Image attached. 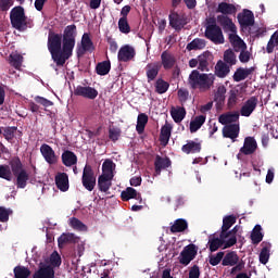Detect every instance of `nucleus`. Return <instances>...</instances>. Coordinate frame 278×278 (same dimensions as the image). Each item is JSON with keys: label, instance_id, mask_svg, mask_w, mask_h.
I'll list each match as a JSON object with an SVG mask.
<instances>
[{"label": "nucleus", "instance_id": "ea45409f", "mask_svg": "<svg viewBox=\"0 0 278 278\" xmlns=\"http://www.w3.org/2000/svg\"><path fill=\"white\" fill-rule=\"evenodd\" d=\"M116 173V163L111 159H105L102 163V175H114Z\"/></svg>", "mask_w": 278, "mask_h": 278}, {"label": "nucleus", "instance_id": "680f3d73", "mask_svg": "<svg viewBox=\"0 0 278 278\" xmlns=\"http://www.w3.org/2000/svg\"><path fill=\"white\" fill-rule=\"evenodd\" d=\"M35 101L36 103H39V105H42L43 108H51V105H53V102L51 100H48L40 96L35 97Z\"/></svg>", "mask_w": 278, "mask_h": 278}, {"label": "nucleus", "instance_id": "338daca9", "mask_svg": "<svg viewBox=\"0 0 278 278\" xmlns=\"http://www.w3.org/2000/svg\"><path fill=\"white\" fill-rule=\"evenodd\" d=\"M10 220V213L5 207L0 206V223H8Z\"/></svg>", "mask_w": 278, "mask_h": 278}, {"label": "nucleus", "instance_id": "052dcab7", "mask_svg": "<svg viewBox=\"0 0 278 278\" xmlns=\"http://www.w3.org/2000/svg\"><path fill=\"white\" fill-rule=\"evenodd\" d=\"M251 60V52H249L247 49L241 50L239 54V61L242 64H247Z\"/></svg>", "mask_w": 278, "mask_h": 278}, {"label": "nucleus", "instance_id": "c756f323", "mask_svg": "<svg viewBox=\"0 0 278 278\" xmlns=\"http://www.w3.org/2000/svg\"><path fill=\"white\" fill-rule=\"evenodd\" d=\"M233 225H236V216L228 215L224 217L220 231L222 238H227V231H229Z\"/></svg>", "mask_w": 278, "mask_h": 278}, {"label": "nucleus", "instance_id": "37998d69", "mask_svg": "<svg viewBox=\"0 0 278 278\" xmlns=\"http://www.w3.org/2000/svg\"><path fill=\"white\" fill-rule=\"evenodd\" d=\"M252 244H260L264 240V233H262V226L256 225L251 233Z\"/></svg>", "mask_w": 278, "mask_h": 278}, {"label": "nucleus", "instance_id": "b1692460", "mask_svg": "<svg viewBox=\"0 0 278 278\" xmlns=\"http://www.w3.org/2000/svg\"><path fill=\"white\" fill-rule=\"evenodd\" d=\"M238 121H240V113L238 112L225 113L218 117V122L222 125H231V123H238Z\"/></svg>", "mask_w": 278, "mask_h": 278}, {"label": "nucleus", "instance_id": "de8ad7c7", "mask_svg": "<svg viewBox=\"0 0 278 278\" xmlns=\"http://www.w3.org/2000/svg\"><path fill=\"white\" fill-rule=\"evenodd\" d=\"M225 94H227V88L219 86L214 94V101H216L218 105H223V103H225Z\"/></svg>", "mask_w": 278, "mask_h": 278}, {"label": "nucleus", "instance_id": "5fc2aeb1", "mask_svg": "<svg viewBox=\"0 0 278 278\" xmlns=\"http://www.w3.org/2000/svg\"><path fill=\"white\" fill-rule=\"evenodd\" d=\"M50 264L53 266V268H59V266H62V256H60L58 251L52 252L50 255Z\"/></svg>", "mask_w": 278, "mask_h": 278}, {"label": "nucleus", "instance_id": "6e6d98bb", "mask_svg": "<svg viewBox=\"0 0 278 278\" xmlns=\"http://www.w3.org/2000/svg\"><path fill=\"white\" fill-rule=\"evenodd\" d=\"M121 128L118 127H110L109 128V138L112 142H117L118 138H121Z\"/></svg>", "mask_w": 278, "mask_h": 278}, {"label": "nucleus", "instance_id": "bf43d9fd", "mask_svg": "<svg viewBox=\"0 0 278 278\" xmlns=\"http://www.w3.org/2000/svg\"><path fill=\"white\" fill-rule=\"evenodd\" d=\"M16 129L17 128L14 126L4 128L3 136L8 142H12V140H14V134H16Z\"/></svg>", "mask_w": 278, "mask_h": 278}, {"label": "nucleus", "instance_id": "dca6fc26", "mask_svg": "<svg viewBox=\"0 0 278 278\" xmlns=\"http://www.w3.org/2000/svg\"><path fill=\"white\" fill-rule=\"evenodd\" d=\"M224 138H229L232 142H236V138L240 136V125L239 124H228L223 128Z\"/></svg>", "mask_w": 278, "mask_h": 278}, {"label": "nucleus", "instance_id": "8fccbe9b", "mask_svg": "<svg viewBox=\"0 0 278 278\" xmlns=\"http://www.w3.org/2000/svg\"><path fill=\"white\" fill-rule=\"evenodd\" d=\"M31 275V270L25 266H16L14 268V276L15 278H29Z\"/></svg>", "mask_w": 278, "mask_h": 278}, {"label": "nucleus", "instance_id": "4d7b16f0", "mask_svg": "<svg viewBox=\"0 0 278 278\" xmlns=\"http://www.w3.org/2000/svg\"><path fill=\"white\" fill-rule=\"evenodd\" d=\"M268 260H270V249L268 247H263L260 253V262L261 264H268Z\"/></svg>", "mask_w": 278, "mask_h": 278}, {"label": "nucleus", "instance_id": "aec40b11", "mask_svg": "<svg viewBox=\"0 0 278 278\" xmlns=\"http://www.w3.org/2000/svg\"><path fill=\"white\" fill-rule=\"evenodd\" d=\"M170 164H172L170 159L156 155L154 161L155 173L160 175L162 170H166V168H170Z\"/></svg>", "mask_w": 278, "mask_h": 278}, {"label": "nucleus", "instance_id": "a878e982", "mask_svg": "<svg viewBox=\"0 0 278 278\" xmlns=\"http://www.w3.org/2000/svg\"><path fill=\"white\" fill-rule=\"evenodd\" d=\"M121 199L122 201L137 199V201H140V203H142V195H140V193H138V191L131 187H128L125 191H122Z\"/></svg>", "mask_w": 278, "mask_h": 278}, {"label": "nucleus", "instance_id": "7c9ffc66", "mask_svg": "<svg viewBox=\"0 0 278 278\" xmlns=\"http://www.w3.org/2000/svg\"><path fill=\"white\" fill-rule=\"evenodd\" d=\"M182 153L190 155V153H201V142L188 141L181 147Z\"/></svg>", "mask_w": 278, "mask_h": 278}, {"label": "nucleus", "instance_id": "f257e3e1", "mask_svg": "<svg viewBox=\"0 0 278 278\" xmlns=\"http://www.w3.org/2000/svg\"><path fill=\"white\" fill-rule=\"evenodd\" d=\"M77 42V25H67L63 35L50 31L48 35V51L56 66H64L66 60L73 58Z\"/></svg>", "mask_w": 278, "mask_h": 278}, {"label": "nucleus", "instance_id": "0eeeda50", "mask_svg": "<svg viewBox=\"0 0 278 278\" xmlns=\"http://www.w3.org/2000/svg\"><path fill=\"white\" fill-rule=\"evenodd\" d=\"M74 96L83 97V99H89V101H94L99 97V91L90 86L78 85L74 87Z\"/></svg>", "mask_w": 278, "mask_h": 278}, {"label": "nucleus", "instance_id": "a19ab883", "mask_svg": "<svg viewBox=\"0 0 278 278\" xmlns=\"http://www.w3.org/2000/svg\"><path fill=\"white\" fill-rule=\"evenodd\" d=\"M81 48L83 52L81 55H84V52L86 51H94V43H92V39H90V35L84 34L81 38Z\"/></svg>", "mask_w": 278, "mask_h": 278}, {"label": "nucleus", "instance_id": "f704fd0d", "mask_svg": "<svg viewBox=\"0 0 278 278\" xmlns=\"http://www.w3.org/2000/svg\"><path fill=\"white\" fill-rule=\"evenodd\" d=\"M147 123H149V115L146 113H140L137 117L136 131L139 135L144 134V127H147Z\"/></svg>", "mask_w": 278, "mask_h": 278}, {"label": "nucleus", "instance_id": "58836bf2", "mask_svg": "<svg viewBox=\"0 0 278 278\" xmlns=\"http://www.w3.org/2000/svg\"><path fill=\"white\" fill-rule=\"evenodd\" d=\"M59 242V248L62 249L64 244H75L77 242V237H75L74 233H63L62 236L59 237L58 239Z\"/></svg>", "mask_w": 278, "mask_h": 278}, {"label": "nucleus", "instance_id": "20e7f679", "mask_svg": "<svg viewBox=\"0 0 278 278\" xmlns=\"http://www.w3.org/2000/svg\"><path fill=\"white\" fill-rule=\"evenodd\" d=\"M238 238L232 237L227 239V237H223V232L219 233V237H216V235H210L208 237V251L211 253H215V251H218L219 249H231L235 244H237Z\"/></svg>", "mask_w": 278, "mask_h": 278}, {"label": "nucleus", "instance_id": "72a5a7b5", "mask_svg": "<svg viewBox=\"0 0 278 278\" xmlns=\"http://www.w3.org/2000/svg\"><path fill=\"white\" fill-rule=\"evenodd\" d=\"M188 229V222L184 218H178L174 222V225L170 226L172 233H181Z\"/></svg>", "mask_w": 278, "mask_h": 278}, {"label": "nucleus", "instance_id": "7ed1b4c3", "mask_svg": "<svg viewBox=\"0 0 278 278\" xmlns=\"http://www.w3.org/2000/svg\"><path fill=\"white\" fill-rule=\"evenodd\" d=\"M11 25L17 31H26L34 27V22L25 16V9L21 5L14 7L10 12Z\"/></svg>", "mask_w": 278, "mask_h": 278}, {"label": "nucleus", "instance_id": "393cba45", "mask_svg": "<svg viewBox=\"0 0 278 278\" xmlns=\"http://www.w3.org/2000/svg\"><path fill=\"white\" fill-rule=\"evenodd\" d=\"M231 73L229 65L223 61H218L215 65V75L220 79H225Z\"/></svg>", "mask_w": 278, "mask_h": 278}, {"label": "nucleus", "instance_id": "423d86ee", "mask_svg": "<svg viewBox=\"0 0 278 278\" xmlns=\"http://www.w3.org/2000/svg\"><path fill=\"white\" fill-rule=\"evenodd\" d=\"M204 36L214 45H225V36L223 35V28H220V26L206 27Z\"/></svg>", "mask_w": 278, "mask_h": 278}, {"label": "nucleus", "instance_id": "f03ea898", "mask_svg": "<svg viewBox=\"0 0 278 278\" xmlns=\"http://www.w3.org/2000/svg\"><path fill=\"white\" fill-rule=\"evenodd\" d=\"M216 76L214 74H205L193 70L188 77V86L191 90H199L200 92H208L214 87Z\"/></svg>", "mask_w": 278, "mask_h": 278}, {"label": "nucleus", "instance_id": "09e8293b", "mask_svg": "<svg viewBox=\"0 0 278 278\" xmlns=\"http://www.w3.org/2000/svg\"><path fill=\"white\" fill-rule=\"evenodd\" d=\"M70 226L72 229H75L76 231H87L88 230V227L76 217H72L70 219Z\"/></svg>", "mask_w": 278, "mask_h": 278}, {"label": "nucleus", "instance_id": "2eb2a0df", "mask_svg": "<svg viewBox=\"0 0 278 278\" xmlns=\"http://www.w3.org/2000/svg\"><path fill=\"white\" fill-rule=\"evenodd\" d=\"M40 153L48 164L58 163V156L55 155V151L53 150V148H51V146L43 143L40 147Z\"/></svg>", "mask_w": 278, "mask_h": 278}, {"label": "nucleus", "instance_id": "6ab92c4d", "mask_svg": "<svg viewBox=\"0 0 278 278\" xmlns=\"http://www.w3.org/2000/svg\"><path fill=\"white\" fill-rule=\"evenodd\" d=\"M176 62L177 60L175 59V55H173L170 52L166 50L162 52L161 67L163 66L165 71H170V68L175 66Z\"/></svg>", "mask_w": 278, "mask_h": 278}, {"label": "nucleus", "instance_id": "c9c22d12", "mask_svg": "<svg viewBox=\"0 0 278 278\" xmlns=\"http://www.w3.org/2000/svg\"><path fill=\"white\" fill-rule=\"evenodd\" d=\"M205 115L195 116L194 119L190 122V132L197 134V131H199V129L205 125Z\"/></svg>", "mask_w": 278, "mask_h": 278}, {"label": "nucleus", "instance_id": "5701e85b", "mask_svg": "<svg viewBox=\"0 0 278 278\" xmlns=\"http://www.w3.org/2000/svg\"><path fill=\"white\" fill-rule=\"evenodd\" d=\"M9 165L11 166L13 175H27L18 156L11 159Z\"/></svg>", "mask_w": 278, "mask_h": 278}, {"label": "nucleus", "instance_id": "39448f33", "mask_svg": "<svg viewBox=\"0 0 278 278\" xmlns=\"http://www.w3.org/2000/svg\"><path fill=\"white\" fill-rule=\"evenodd\" d=\"M199 253V248L194 243H190L184 248L178 257L179 264L182 266H188Z\"/></svg>", "mask_w": 278, "mask_h": 278}, {"label": "nucleus", "instance_id": "49530a36", "mask_svg": "<svg viewBox=\"0 0 278 278\" xmlns=\"http://www.w3.org/2000/svg\"><path fill=\"white\" fill-rule=\"evenodd\" d=\"M224 62L225 64H229V66H236L238 60L236 59V52L231 49H227L224 52Z\"/></svg>", "mask_w": 278, "mask_h": 278}, {"label": "nucleus", "instance_id": "a18cd8bd", "mask_svg": "<svg viewBox=\"0 0 278 278\" xmlns=\"http://www.w3.org/2000/svg\"><path fill=\"white\" fill-rule=\"evenodd\" d=\"M111 68H112V64L110 63V61H103L97 64L96 72H97V75L103 76V75H108Z\"/></svg>", "mask_w": 278, "mask_h": 278}, {"label": "nucleus", "instance_id": "4c0bfd02", "mask_svg": "<svg viewBox=\"0 0 278 278\" xmlns=\"http://www.w3.org/2000/svg\"><path fill=\"white\" fill-rule=\"evenodd\" d=\"M173 131V126L170 124H165L161 128V136H160V141L163 143L164 147L168 144V140H170V132Z\"/></svg>", "mask_w": 278, "mask_h": 278}, {"label": "nucleus", "instance_id": "6e6552de", "mask_svg": "<svg viewBox=\"0 0 278 278\" xmlns=\"http://www.w3.org/2000/svg\"><path fill=\"white\" fill-rule=\"evenodd\" d=\"M255 151H257V141L255 140V137H245L243 147L240 148L237 157L240 160V155H253Z\"/></svg>", "mask_w": 278, "mask_h": 278}, {"label": "nucleus", "instance_id": "9d476101", "mask_svg": "<svg viewBox=\"0 0 278 278\" xmlns=\"http://www.w3.org/2000/svg\"><path fill=\"white\" fill-rule=\"evenodd\" d=\"M136 59V49L129 45L119 48L117 52L118 62H134Z\"/></svg>", "mask_w": 278, "mask_h": 278}, {"label": "nucleus", "instance_id": "0e129e2a", "mask_svg": "<svg viewBox=\"0 0 278 278\" xmlns=\"http://www.w3.org/2000/svg\"><path fill=\"white\" fill-rule=\"evenodd\" d=\"M236 53H238V51H243L244 49H247V43H244V40H242L241 38H239V40L235 41L233 43H231Z\"/></svg>", "mask_w": 278, "mask_h": 278}, {"label": "nucleus", "instance_id": "4be33fe9", "mask_svg": "<svg viewBox=\"0 0 278 278\" xmlns=\"http://www.w3.org/2000/svg\"><path fill=\"white\" fill-rule=\"evenodd\" d=\"M217 13L222 14V16L233 15L238 12L236 5L227 2H220L216 10Z\"/></svg>", "mask_w": 278, "mask_h": 278}, {"label": "nucleus", "instance_id": "f3484780", "mask_svg": "<svg viewBox=\"0 0 278 278\" xmlns=\"http://www.w3.org/2000/svg\"><path fill=\"white\" fill-rule=\"evenodd\" d=\"M1 179H5L7 181H14L17 188H26L27 181H29V175H17L14 178V175H0Z\"/></svg>", "mask_w": 278, "mask_h": 278}, {"label": "nucleus", "instance_id": "e433bc0d", "mask_svg": "<svg viewBox=\"0 0 278 278\" xmlns=\"http://www.w3.org/2000/svg\"><path fill=\"white\" fill-rule=\"evenodd\" d=\"M170 116L174 122L181 123V121H184V118H186V108H184V106H178L176 109L172 108Z\"/></svg>", "mask_w": 278, "mask_h": 278}, {"label": "nucleus", "instance_id": "ddd939ff", "mask_svg": "<svg viewBox=\"0 0 278 278\" xmlns=\"http://www.w3.org/2000/svg\"><path fill=\"white\" fill-rule=\"evenodd\" d=\"M257 97L252 96L251 98H249L244 104L241 106L240 110V114L241 116H245L249 117L253 114V112H255V109L257 108Z\"/></svg>", "mask_w": 278, "mask_h": 278}, {"label": "nucleus", "instance_id": "f8f14e48", "mask_svg": "<svg viewBox=\"0 0 278 278\" xmlns=\"http://www.w3.org/2000/svg\"><path fill=\"white\" fill-rule=\"evenodd\" d=\"M146 77L148 79V84L151 81H155L157 79V75H160V71H162V63L152 62L146 65Z\"/></svg>", "mask_w": 278, "mask_h": 278}, {"label": "nucleus", "instance_id": "79ce46f5", "mask_svg": "<svg viewBox=\"0 0 278 278\" xmlns=\"http://www.w3.org/2000/svg\"><path fill=\"white\" fill-rule=\"evenodd\" d=\"M205 47V40L195 38L186 47L187 51H201Z\"/></svg>", "mask_w": 278, "mask_h": 278}, {"label": "nucleus", "instance_id": "9b49d317", "mask_svg": "<svg viewBox=\"0 0 278 278\" xmlns=\"http://www.w3.org/2000/svg\"><path fill=\"white\" fill-rule=\"evenodd\" d=\"M217 23L220 25L225 34H238V28L236 24H233V20H231L227 15H217Z\"/></svg>", "mask_w": 278, "mask_h": 278}, {"label": "nucleus", "instance_id": "1a4fd4ad", "mask_svg": "<svg viewBox=\"0 0 278 278\" xmlns=\"http://www.w3.org/2000/svg\"><path fill=\"white\" fill-rule=\"evenodd\" d=\"M168 21H169V25L173 29H175L176 31H181V29H184V27H186L187 23L186 22V16L181 15L175 11H172L168 15Z\"/></svg>", "mask_w": 278, "mask_h": 278}, {"label": "nucleus", "instance_id": "69168bd1", "mask_svg": "<svg viewBox=\"0 0 278 278\" xmlns=\"http://www.w3.org/2000/svg\"><path fill=\"white\" fill-rule=\"evenodd\" d=\"M201 277V269L199 265H193L189 270V278H200Z\"/></svg>", "mask_w": 278, "mask_h": 278}, {"label": "nucleus", "instance_id": "c85d7f7f", "mask_svg": "<svg viewBox=\"0 0 278 278\" xmlns=\"http://www.w3.org/2000/svg\"><path fill=\"white\" fill-rule=\"evenodd\" d=\"M240 262V256L235 251L228 252L226 255L224 254L222 266H236Z\"/></svg>", "mask_w": 278, "mask_h": 278}, {"label": "nucleus", "instance_id": "13d9d810", "mask_svg": "<svg viewBox=\"0 0 278 278\" xmlns=\"http://www.w3.org/2000/svg\"><path fill=\"white\" fill-rule=\"evenodd\" d=\"M223 257H225V252H218L216 255H211L208 264H211V266H218V264L223 262Z\"/></svg>", "mask_w": 278, "mask_h": 278}, {"label": "nucleus", "instance_id": "774afa93", "mask_svg": "<svg viewBox=\"0 0 278 278\" xmlns=\"http://www.w3.org/2000/svg\"><path fill=\"white\" fill-rule=\"evenodd\" d=\"M12 0H0V10L1 12H8L10 10V7Z\"/></svg>", "mask_w": 278, "mask_h": 278}, {"label": "nucleus", "instance_id": "4468645a", "mask_svg": "<svg viewBox=\"0 0 278 278\" xmlns=\"http://www.w3.org/2000/svg\"><path fill=\"white\" fill-rule=\"evenodd\" d=\"M238 22L241 27H253L255 25V15L253 11L245 9L243 14L238 15Z\"/></svg>", "mask_w": 278, "mask_h": 278}, {"label": "nucleus", "instance_id": "412c9836", "mask_svg": "<svg viewBox=\"0 0 278 278\" xmlns=\"http://www.w3.org/2000/svg\"><path fill=\"white\" fill-rule=\"evenodd\" d=\"M55 270L51 265H43L33 275V278H54Z\"/></svg>", "mask_w": 278, "mask_h": 278}, {"label": "nucleus", "instance_id": "603ef678", "mask_svg": "<svg viewBox=\"0 0 278 278\" xmlns=\"http://www.w3.org/2000/svg\"><path fill=\"white\" fill-rule=\"evenodd\" d=\"M10 64L18 71L23 66V55L18 53L10 54Z\"/></svg>", "mask_w": 278, "mask_h": 278}, {"label": "nucleus", "instance_id": "bb28decb", "mask_svg": "<svg viewBox=\"0 0 278 278\" xmlns=\"http://www.w3.org/2000/svg\"><path fill=\"white\" fill-rule=\"evenodd\" d=\"M54 181L58 190L61 192H68V175H55Z\"/></svg>", "mask_w": 278, "mask_h": 278}, {"label": "nucleus", "instance_id": "473e14b6", "mask_svg": "<svg viewBox=\"0 0 278 278\" xmlns=\"http://www.w3.org/2000/svg\"><path fill=\"white\" fill-rule=\"evenodd\" d=\"M251 73H253V68H244V67H239L237 68V71L235 72L232 79L233 81H244V79H247V77H249V75H251Z\"/></svg>", "mask_w": 278, "mask_h": 278}, {"label": "nucleus", "instance_id": "2f4dec72", "mask_svg": "<svg viewBox=\"0 0 278 278\" xmlns=\"http://www.w3.org/2000/svg\"><path fill=\"white\" fill-rule=\"evenodd\" d=\"M81 184L88 192H92L97 186V176L94 175H83Z\"/></svg>", "mask_w": 278, "mask_h": 278}, {"label": "nucleus", "instance_id": "e2e57ef3", "mask_svg": "<svg viewBox=\"0 0 278 278\" xmlns=\"http://www.w3.org/2000/svg\"><path fill=\"white\" fill-rule=\"evenodd\" d=\"M188 97H190L188 89H178V98L180 103H186V101H188Z\"/></svg>", "mask_w": 278, "mask_h": 278}, {"label": "nucleus", "instance_id": "a211bd4d", "mask_svg": "<svg viewBox=\"0 0 278 278\" xmlns=\"http://www.w3.org/2000/svg\"><path fill=\"white\" fill-rule=\"evenodd\" d=\"M112 181H114V175H100L98 177V189L100 192L108 193L112 188Z\"/></svg>", "mask_w": 278, "mask_h": 278}, {"label": "nucleus", "instance_id": "3c124183", "mask_svg": "<svg viewBox=\"0 0 278 278\" xmlns=\"http://www.w3.org/2000/svg\"><path fill=\"white\" fill-rule=\"evenodd\" d=\"M207 55H210V52H204L203 54L198 56V68L199 71H207V66H210V62L207 61Z\"/></svg>", "mask_w": 278, "mask_h": 278}, {"label": "nucleus", "instance_id": "c03bdc74", "mask_svg": "<svg viewBox=\"0 0 278 278\" xmlns=\"http://www.w3.org/2000/svg\"><path fill=\"white\" fill-rule=\"evenodd\" d=\"M155 92H157V94H164L166 92H168V88H170V84H168V81L163 80L162 78L156 79L155 84Z\"/></svg>", "mask_w": 278, "mask_h": 278}, {"label": "nucleus", "instance_id": "cd10ccee", "mask_svg": "<svg viewBox=\"0 0 278 278\" xmlns=\"http://www.w3.org/2000/svg\"><path fill=\"white\" fill-rule=\"evenodd\" d=\"M64 166H75L77 164V154L75 152L65 150L61 156Z\"/></svg>", "mask_w": 278, "mask_h": 278}, {"label": "nucleus", "instance_id": "864d4df0", "mask_svg": "<svg viewBox=\"0 0 278 278\" xmlns=\"http://www.w3.org/2000/svg\"><path fill=\"white\" fill-rule=\"evenodd\" d=\"M118 29L122 34H129L131 31V26H129V22L127 18L118 20Z\"/></svg>", "mask_w": 278, "mask_h": 278}]
</instances>
